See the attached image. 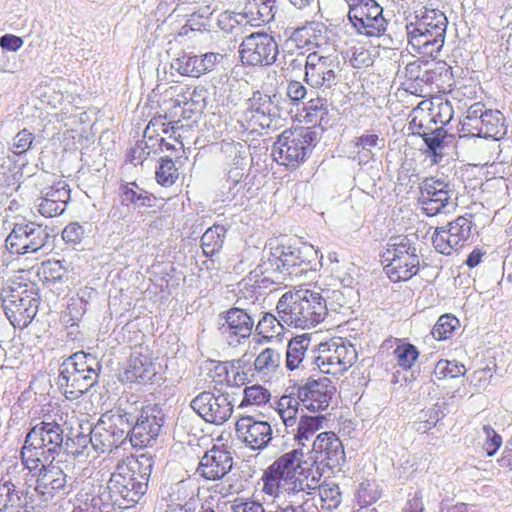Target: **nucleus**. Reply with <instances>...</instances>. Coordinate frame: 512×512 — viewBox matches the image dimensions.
Instances as JSON below:
<instances>
[{
    "label": "nucleus",
    "mask_w": 512,
    "mask_h": 512,
    "mask_svg": "<svg viewBox=\"0 0 512 512\" xmlns=\"http://www.w3.org/2000/svg\"><path fill=\"white\" fill-rule=\"evenodd\" d=\"M224 319L225 322L221 326L223 333L235 337L237 341L250 336L254 322L245 310L231 308L226 312Z\"/></svg>",
    "instance_id": "33"
},
{
    "label": "nucleus",
    "mask_w": 512,
    "mask_h": 512,
    "mask_svg": "<svg viewBox=\"0 0 512 512\" xmlns=\"http://www.w3.org/2000/svg\"><path fill=\"white\" fill-rule=\"evenodd\" d=\"M163 415L157 405L144 406L131 428L130 441L135 447H147L159 436L163 426Z\"/></svg>",
    "instance_id": "17"
},
{
    "label": "nucleus",
    "mask_w": 512,
    "mask_h": 512,
    "mask_svg": "<svg viewBox=\"0 0 512 512\" xmlns=\"http://www.w3.org/2000/svg\"><path fill=\"white\" fill-rule=\"evenodd\" d=\"M0 512H28L26 499L10 482L0 484Z\"/></svg>",
    "instance_id": "40"
},
{
    "label": "nucleus",
    "mask_w": 512,
    "mask_h": 512,
    "mask_svg": "<svg viewBox=\"0 0 512 512\" xmlns=\"http://www.w3.org/2000/svg\"><path fill=\"white\" fill-rule=\"evenodd\" d=\"M67 269L59 260L48 259L43 261L37 268L36 275L44 286H54L64 280Z\"/></svg>",
    "instance_id": "42"
},
{
    "label": "nucleus",
    "mask_w": 512,
    "mask_h": 512,
    "mask_svg": "<svg viewBox=\"0 0 512 512\" xmlns=\"http://www.w3.org/2000/svg\"><path fill=\"white\" fill-rule=\"evenodd\" d=\"M25 442L56 452L63 442V430L56 421H41L30 429Z\"/></svg>",
    "instance_id": "28"
},
{
    "label": "nucleus",
    "mask_w": 512,
    "mask_h": 512,
    "mask_svg": "<svg viewBox=\"0 0 512 512\" xmlns=\"http://www.w3.org/2000/svg\"><path fill=\"white\" fill-rule=\"evenodd\" d=\"M203 87L170 86L164 92L163 106L165 120L179 124L183 119H190L197 110L198 101L193 96L200 95Z\"/></svg>",
    "instance_id": "10"
},
{
    "label": "nucleus",
    "mask_w": 512,
    "mask_h": 512,
    "mask_svg": "<svg viewBox=\"0 0 512 512\" xmlns=\"http://www.w3.org/2000/svg\"><path fill=\"white\" fill-rule=\"evenodd\" d=\"M280 319L289 326L311 328L327 315L326 301L321 293L311 289H296L284 293L278 303Z\"/></svg>",
    "instance_id": "2"
},
{
    "label": "nucleus",
    "mask_w": 512,
    "mask_h": 512,
    "mask_svg": "<svg viewBox=\"0 0 512 512\" xmlns=\"http://www.w3.org/2000/svg\"><path fill=\"white\" fill-rule=\"evenodd\" d=\"M450 200L449 185L443 180L426 178L420 187L419 204L427 216H435L443 211Z\"/></svg>",
    "instance_id": "20"
},
{
    "label": "nucleus",
    "mask_w": 512,
    "mask_h": 512,
    "mask_svg": "<svg viewBox=\"0 0 512 512\" xmlns=\"http://www.w3.org/2000/svg\"><path fill=\"white\" fill-rule=\"evenodd\" d=\"M459 328V319L453 314L446 313L438 318L431 330V335L437 341H445L451 339Z\"/></svg>",
    "instance_id": "46"
},
{
    "label": "nucleus",
    "mask_w": 512,
    "mask_h": 512,
    "mask_svg": "<svg viewBox=\"0 0 512 512\" xmlns=\"http://www.w3.org/2000/svg\"><path fill=\"white\" fill-rule=\"evenodd\" d=\"M307 94L306 87L299 81L291 80L287 85L286 95L294 103H298L305 98Z\"/></svg>",
    "instance_id": "64"
},
{
    "label": "nucleus",
    "mask_w": 512,
    "mask_h": 512,
    "mask_svg": "<svg viewBox=\"0 0 512 512\" xmlns=\"http://www.w3.org/2000/svg\"><path fill=\"white\" fill-rule=\"evenodd\" d=\"M156 375L152 359L146 355H131L121 373V381L127 383H145Z\"/></svg>",
    "instance_id": "32"
},
{
    "label": "nucleus",
    "mask_w": 512,
    "mask_h": 512,
    "mask_svg": "<svg viewBox=\"0 0 512 512\" xmlns=\"http://www.w3.org/2000/svg\"><path fill=\"white\" fill-rule=\"evenodd\" d=\"M383 9L375 0H358L349 7L348 17L358 33L378 37L386 30Z\"/></svg>",
    "instance_id": "11"
},
{
    "label": "nucleus",
    "mask_w": 512,
    "mask_h": 512,
    "mask_svg": "<svg viewBox=\"0 0 512 512\" xmlns=\"http://www.w3.org/2000/svg\"><path fill=\"white\" fill-rule=\"evenodd\" d=\"M425 101L432 105L430 112L435 125L440 124L442 127L453 119V107L448 100L436 95L425 98Z\"/></svg>",
    "instance_id": "47"
},
{
    "label": "nucleus",
    "mask_w": 512,
    "mask_h": 512,
    "mask_svg": "<svg viewBox=\"0 0 512 512\" xmlns=\"http://www.w3.org/2000/svg\"><path fill=\"white\" fill-rule=\"evenodd\" d=\"M237 437L253 450L265 448L272 439V427L267 421L253 416L240 417L235 424Z\"/></svg>",
    "instance_id": "19"
},
{
    "label": "nucleus",
    "mask_w": 512,
    "mask_h": 512,
    "mask_svg": "<svg viewBox=\"0 0 512 512\" xmlns=\"http://www.w3.org/2000/svg\"><path fill=\"white\" fill-rule=\"evenodd\" d=\"M282 329L280 321L270 313H266L256 325L257 334L267 341L278 337Z\"/></svg>",
    "instance_id": "52"
},
{
    "label": "nucleus",
    "mask_w": 512,
    "mask_h": 512,
    "mask_svg": "<svg viewBox=\"0 0 512 512\" xmlns=\"http://www.w3.org/2000/svg\"><path fill=\"white\" fill-rule=\"evenodd\" d=\"M305 493V498L315 497V503L318 509L325 512H330L337 509L342 501V494L339 486L332 482L318 483V486L314 490L309 492L301 491Z\"/></svg>",
    "instance_id": "34"
},
{
    "label": "nucleus",
    "mask_w": 512,
    "mask_h": 512,
    "mask_svg": "<svg viewBox=\"0 0 512 512\" xmlns=\"http://www.w3.org/2000/svg\"><path fill=\"white\" fill-rule=\"evenodd\" d=\"M316 252L310 246L288 247L277 259V269L290 277H300L312 269Z\"/></svg>",
    "instance_id": "22"
},
{
    "label": "nucleus",
    "mask_w": 512,
    "mask_h": 512,
    "mask_svg": "<svg viewBox=\"0 0 512 512\" xmlns=\"http://www.w3.org/2000/svg\"><path fill=\"white\" fill-rule=\"evenodd\" d=\"M70 199V189L65 181L53 182L38 198V212L44 217H55L64 212Z\"/></svg>",
    "instance_id": "25"
},
{
    "label": "nucleus",
    "mask_w": 512,
    "mask_h": 512,
    "mask_svg": "<svg viewBox=\"0 0 512 512\" xmlns=\"http://www.w3.org/2000/svg\"><path fill=\"white\" fill-rule=\"evenodd\" d=\"M272 101L267 95L256 92L248 101L244 112L246 128L251 132L268 128L271 124Z\"/></svg>",
    "instance_id": "27"
},
{
    "label": "nucleus",
    "mask_w": 512,
    "mask_h": 512,
    "mask_svg": "<svg viewBox=\"0 0 512 512\" xmlns=\"http://www.w3.org/2000/svg\"><path fill=\"white\" fill-rule=\"evenodd\" d=\"M226 232V228L221 224H214L204 232L201 237V248L206 257H212L222 250Z\"/></svg>",
    "instance_id": "43"
},
{
    "label": "nucleus",
    "mask_w": 512,
    "mask_h": 512,
    "mask_svg": "<svg viewBox=\"0 0 512 512\" xmlns=\"http://www.w3.org/2000/svg\"><path fill=\"white\" fill-rule=\"evenodd\" d=\"M484 105L475 103L470 106L467 118L476 122V136L500 139L505 134V118L499 110H485Z\"/></svg>",
    "instance_id": "21"
},
{
    "label": "nucleus",
    "mask_w": 512,
    "mask_h": 512,
    "mask_svg": "<svg viewBox=\"0 0 512 512\" xmlns=\"http://www.w3.org/2000/svg\"><path fill=\"white\" fill-rule=\"evenodd\" d=\"M408 42L412 49L423 59H435L443 47L445 34H434L432 31L420 30L413 24H407Z\"/></svg>",
    "instance_id": "26"
},
{
    "label": "nucleus",
    "mask_w": 512,
    "mask_h": 512,
    "mask_svg": "<svg viewBox=\"0 0 512 512\" xmlns=\"http://www.w3.org/2000/svg\"><path fill=\"white\" fill-rule=\"evenodd\" d=\"M280 356L276 350L266 348L255 359L254 367L258 372L270 373L273 372L279 365Z\"/></svg>",
    "instance_id": "55"
},
{
    "label": "nucleus",
    "mask_w": 512,
    "mask_h": 512,
    "mask_svg": "<svg viewBox=\"0 0 512 512\" xmlns=\"http://www.w3.org/2000/svg\"><path fill=\"white\" fill-rule=\"evenodd\" d=\"M291 40L299 49L320 47L326 40V29L323 24L308 23L303 27L297 28L293 32Z\"/></svg>",
    "instance_id": "35"
},
{
    "label": "nucleus",
    "mask_w": 512,
    "mask_h": 512,
    "mask_svg": "<svg viewBox=\"0 0 512 512\" xmlns=\"http://www.w3.org/2000/svg\"><path fill=\"white\" fill-rule=\"evenodd\" d=\"M49 238L41 225L29 222L16 224L6 238V247L11 254L24 255L40 250Z\"/></svg>",
    "instance_id": "12"
},
{
    "label": "nucleus",
    "mask_w": 512,
    "mask_h": 512,
    "mask_svg": "<svg viewBox=\"0 0 512 512\" xmlns=\"http://www.w3.org/2000/svg\"><path fill=\"white\" fill-rule=\"evenodd\" d=\"M483 431L486 435L483 450L487 456H493L502 445V437L490 425H484Z\"/></svg>",
    "instance_id": "57"
},
{
    "label": "nucleus",
    "mask_w": 512,
    "mask_h": 512,
    "mask_svg": "<svg viewBox=\"0 0 512 512\" xmlns=\"http://www.w3.org/2000/svg\"><path fill=\"white\" fill-rule=\"evenodd\" d=\"M273 2V0H249L246 5L247 14L253 16L256 11L257 17H253V20L267 22L272 17Z\"/></svg>",
    "instance_id": "56"
},
{
    "label": "nucleus",
    "mask_w": 512,
    "mask_h": 512,
    "mask_svg": "<svg viewBox=\"0 0 512 512\" xmlns=\"http://www.w3.org/2000/svg\"><path fill=\"white\" fill-rule=\"evenodd\" d=\"M97 365L94 357L82 351L63 362L58 384L68 400L79 398L96 383Z\"/></svg>",
    "instance_id": "7"
},
{
    "label": "nucleus",
    "mask_w": 512,
    "mask_h": 512,
    "mask_svg": "<svg viewBox=\"0 0 512 512\" xmlns=\"http://www.w3.org/2000/svg\"><path fill=\"white\" fill-rule=\"evenodd\" d=\"M179 124L165 120L162 115L154 116L148 123L144 131V137L152 139L160 137L159 150L162 153H169L170 157L179 159L185 152L184 143L179 136H176V130Z\"/></svg>",
    "instance_id": "18"
},
{
    "label": "nucleus",
    "mask_w": 512,
    "mask_h": 512,
    "mask_svg": "<svg viewBox=\"0 0 512 512\" xmlns=\"http://www.w3.org/2000/svg\"><path fill=\"white\" fill-rule=\"evenodd\" d=\"M229 362H213L209 368V378L215 385L224 386L227 382Z\"/></svg>",
    "instance_id": "59"
},
{
    "label": "nucleus",
    "mask_w": 512,
    "mask_h": 512,
    "mask_svg": "<svg viewBox=\"0 0 512 512\" xmlns=\"http://www.w3.org/2000/svg\"><path fill=\"white\" fill-rule=\"evenodd\" d=\"M434 64L432 68H425L422 74H417L414 79L407 83V90L412 94L429 98L441 93H445L442 82V73L439 71L442 67Z\"/></svg>",
    "instance_id": "29"
},
{
    "label": "nucleus",
    "mask_w": 512,
    "mask_h": 512,
    "mask_svg": "<svg viewBox=\"0 0 512 512\" xmlns=\"http://www.w3.org/2000/svg\"><path fill=\"white\" fill-rule=\"evenodd\" d=\"M323 416H305L300 419L295 439L298 441L309 440L322 428Z\"/></svg>",
    "instance_id": "53"
},
{
    "label": "nucleus",
    "mask_w": 512,
    "mask_h": 512,
    "mask_svg": "<svg viewBox=\"0 0 512 512\" xmlns=\"http://www.w3.org/2000/svg\"><path fill=\"white\" fill-rule=\"evenodd\" d=\"M53 453L47 449L34 447L32 444L24 442L21 449V460L25 468L37 476L38 473L47 468L49 463H53L51 459Z\"/></svg>",
    "instance_id": "36"
},
{
    "label": "nucleus",
    "mask_w": 512,
    "mask_h": 512,
    "mask_svg": "<svg viewBox=\"0 0 512 512\" xmlns=\"http://www.w3.org/2000/svg\"><path fill=\"white\" fill-rule=\"evenodd\" d=\"M466 368L462 363L441 359L436 363L434 375L437 379L456 378L463 376Z\"/></svg>",
    "instance_id": "54"
},
{
    "label": "nucleus",
    "mask_w": 512,
    "mask_h": 512,
    "mask_svg": "<svg viewBox=\"0 0 512 512\" xmlns=\"http://www.w3.org/2000/svg\"><path fill=\"white\" fill-rule=\"evenodd\" d=\"M492 370L489 367L475 370L470 376V385L477 390L485 389L491 382Z\"/></svg>",
    "instance_id": "60"
},
{
    "label": "nucleus",
    "mask_w": 512,
    "mask_h": 512,
    "mask_svg": "<svg viewBox=\"0 0 512 512\" xmlns=\"http://www.w3.org/2000/svg\"><path fill=\"white\" fill-rule=\"evenodd\" d=\"M131 421V414L120 407L102 414L90 435L94 448L101 452L118 448L131 432Z\"/></svg>",
    "instance_id": "8"
},
{
    "label": "nucleus",
    "mask_w": 512,
    "mask_h": 512,
    "mask_svg": "<svg viewBox=\"0 0 512 512\" xmlns=\"http://www.w3.org/2000/svg\"><path fill=\"white\" fill-rule=\"evenodd\" d=\"M330 103L327 98L317 96L309 99L303 108V120L313 127H323L328 124Z\"/></svg>",
    "instance_id": "37"
},
{
    "label": "nucleus",
    "mask_w": 512,
    "mask_h": 512,
    "mask_svg": "<svg viewBox=\"0 0 512 512\" xmlns=\"http://www.w3.org/2000/svg\"><path fill=\"white\" fill-rule=\"evenodd\" d=\"M310 338L307 335L296 336L291 339L287 346L286 367L293 371L297 369L304 360L309 348Z\"/></svg>",
    "instance_id": "45"
},
{
    "label": "nucleus",
    "mask_w": 512,
    "mask_h": 512,
    "mask_svg": "<svg viewBox=\"0 0 512 512\" xmlns=\"http://www.w3.org/2000/svg\"><path fill=\"white\" fill-rule=\"evenodd\" d=\"M423 137L425 144L427 145L428 153L434 157V162H437V158L443 156V150L446 146L447 131L443 127H436L428 131L427 134L420 135Z\"/></svg>",
    "instance_id": "48"
},
{
    "label": "nucleus",
    "mask_w": 512,
    "mask_h": 512,
    "mask_svg": "<svg viewBox=\"0 0 512 512\" xmlns=\"http://www.w3.org/2000/svg\"><path fill=\"white\" fill-rule=\"evenodd\" d=\"M380 256L383 269L391 282L408 281L419 272L420 257L407 237H391Z\"/></svg>",
    "instance_id": "6"
},
{
    "label": "nucleus",
    "mask_w": 512,
    "mask_h": 512,
    "mask_svg": "<svg viewBox=\"0 0 512 512\" xmlns=\"http://www.w3.org/2000/svg\"><path fill=\"white\" fill-rule=\"evenodd\" d=\"M271 400L270 391L259 384L245 387L243 391V399L239 407H262Z\"/></svg>",
    "instance_id": "50"
},
{
    "label": "nucleus",
    "mask_w": 512,
    "mask_h": 512,
    "mask_svg": "<svg viewBox=\"0 0 512 512\" xmlns=\"http://www.w3.org/2000/svg\"><path fill=\"white\" fill-rule=\"evenodd\" d=\"M192 409L206 422L221 425L233 413V405L228 395H215L211 392H201L191 402Z\"/></svg>",
    "instance_id": "16"
},
{
    "label": "nucleus",
    "mask_w": 512,
    "mask_h": 512,
    "mask_svg": "<svg viewBox=\"0 0 512 512\" xmlns=\"http://www.w3.org/2000/svg\"><path fill=\"white\" fill-rule=\"evenodd\" d=\"M122 203L136 207H152L157 198L149 191L140 188L133 182H126L120 185Z\"/></svg>",
    "instance_id": "38"
},
{
    "label": "nucleus",
    "mask_w": 512,
    "mask_h": 512,
    "mask_svg": "<svg viewBox=\"0 0 512 512\" xmlns=\"http://www.w3.org/2000/svg\"><path fill=\"white\" fill-rule=\"evenodd\" d=\"M312 452L314 457L296 448L276 458L262 474V492L274 498L309 492L318 486L324 468L334 470L345 462L342 441L332 431L317 435Z\"/></svg>",
    "instance_id": "1"
},
{
    "label": "nucleus",
    "mask_w": 512,
    "mask_h": 512,
    "mask_svg": "<svg viewBox=\"0 0 512 512\" xmlns=\"http://www.w3.org/2000/svg\"><path fill=\"white\" fill-rule=\"evenodd\" d=\"M316 145L317 133L311 127H292L277 136L272 155L280 166L295 171L310 158Z\"/></svg>",
    "instance_id": "5"
},
{
    "label": "nucleus",
    "mask_w": 512,
    "mask_h": 512,
    "mask_svg": "<svg viewBox=\"0 0 512 512\" xmlns=\"http://www.w3.org/2000/svg\"><path fill=\"white\" fill-rule=\"evenodd\" d=\"M337 69L336 57L313 51L305 59L304 81L313 88H330L336 83Z\"/></svg>",
    "instance_id": "13"
},
{
    "label": "nucleus",
    "mask_w": 512,
    "mask_h": 512,
    "mask_svg": "<svg viewBox=\"0 0 512 512\" xmlns=\"http://www.w3.org/2000/svg\"><path fill=\"white\" fill-rule=\"evenodd\" d=\"M178 159H172L170 156L160 157L155 170V180L162 187L173 186L180 177Z\"/></svg>",
    "instance_id": "44"
},
{
    "label": "nucleus",
    "mask_w": 512,
    "mask_h": 512,
    "mask_svg": "<svg viewBox=\"0 0 512 512\" xmlns=\"http://www.w3.org/2000/svg\"><path fill=\"white\" fill-rule=\"evenodd\" d=\"M66 483L67 476L62 468L58 464L49 463L46 469L37 474L35 491L42 496L43 501H48L64 489Z\"/></svg>",
    "instance_id": "31"
},
{
    "label": "nucleus",
    "mask_w": 512,
    "mask_h": 512,
    "mask_svg": "<svg viewBox=\"0 0 512 512\" xmlns=\"http://www.w3.org/2000/svg\"><path fill=\"white\" fill-rule=\"evenodd\" d=\"M350 61L355 68L368 67L373 63L370 51L364 47L354 48Z\"/></svg>",
    "instance_id": "63"
},
{
    "label": "nucleus",
    "mask_w": 512,
    "mask_h": 512,
    "mask_svg": "<svg viewBox=\"0 0 512 512\" xmlns=\"http://www.w3.org/2000/svg\"><path fill=\"white\" fill-rule=\"evenodd\" d=\"M33 134L27 129H23L17 133L14 138L12 151L16 155H21L31 148L33 143Z\"/></svg>",
    "instance_id": "58"
},
{
    "label": "nucleus",
    "mask_w": 512,
    "mask_h": 512,
    "mask_svg": "<svg viewBox=\"0 0 512 512\" xmlns=\"http://www.w3.org/2000/svg\"><path fill=\"white\" fill-rule=\"evenodd\" d=\"M314 363L321 373L338 377L347 372L357 360L355 347L343 338H331L315 348Z\"/></svg>",
    "instance_id": "9"
},
{
    "label": "nucleus",
    "mask_w": 512,
    "mask_h": 512,
    "mask_svg": "<svg viewBox=\"0 0 512 512\" xmlns=\"http://www.w3.org/2000/svg\"><path fill=\"white\" fill-rule=\"evenodd\" d=\"M217 56L214 53L203 55L183 54L175 59L173 67L181 76L199 78L213 70Z\"/></svg>",
    "instance_id": "30"
},
{
    "label": "nucleus",
    "mask_w": 512,
    "mask_h": 512,
    "mask_svg": "<svg viewBox=\"0 0 512 512\" xmlns=\"http://www.w3.org/2000/svg\"><path fill=\"white\" fill-rule=\"evenodd\" d=\"M399 367L404 370L410 369L419 356L418 349L411 343L400 342L393 351Z\"/></svg>",
    "instance_id": "51"
},
{
    "label": "nucleus",
    "mask_w": 512,
    "mask_h": 512,
    "mask_svg": "<svg viewBox=\"0 0 512 512\" xmlns=\"http://www.w3.org/2000/svg\"><path fill=\"white\" fill-rule=\"evenodd\" d=\"M381 143L384 144V139H381L376 133L363 134L355 139L354 145L357 149L370 151Z\"/></svg>",
    "instance_id": "62"
},
{
    "label": "nucleus",
    "mask_w": 512,
    "mask_h": 512,
    "mask_svg": "<svg viewBox=\"0 0 512 512\" xmlns=\"http://www.w3.org/2000/svg\"><path fill=\"white\" fill-rule=\"evenodd\" d=\"M336 388L328 378L309 380L299 391V398L311 411L325 410L335 394Z\"/></svg>",
    "instance_id": "23"
},
{
    "label": "nucleus",
    "mask_w": 512,
    "mask_h": 512,
    "mask_svg": "<svg viewBox=\"0 0 512 512\" xmlns=\"http://www.w3.org/2000/svg\"><path fill=\"white\" fill-rule=\"evenodd\" d=\"M151 464L144 455H129L116 465L111 474L110 489L118 493L127 506L137 503L147 492Z\"/></svg>",
    "instance_id": "4"
},
{
    "label": "nucleus",
    "mask_w": 512,
    "mask_h": 512,
    "mask_svg": "<svg viewBox=\"0 0 512 512\" xmlns=\"http://www.w3.org/2000/svg\"><path fill=\"white\" fill-rule=\"evenodd\" d=\"M233 458L223 447L213 446L201 458L197 473L206 480H218L232 468Z\"/></svg>",
    "instance_id": "24"
},
{
    "label": "nucleus",
    "mask_w": 512,
    "mask_h": 512,
    "mask_svg": "<svg viewBox=\"0 0 512 512\" xmlns=\"http://www.w3.org/2000/svg\"><path fill=\"white\" fill-rule=\"evenodd\" d=\"M239 53L246 65H270L276 59L278 46L269 34L255 32L244 38Z\"/></svg>",
    "instance_id": "14"
},
{
    "label": "nucleus",
    "mask_w": 512,
    "mask_h": 512,
    "mask_svg": "<svg viewBox=\"0 0 512 512\" xmlns=\"http://www.w3.org/2000/svg\"><path fill=\"white\" fill-rule=\"evenodd\" d=\"M4 313L14 328L27 327L36 316L40 294L35 283L22 275L9 279L1 289Z\"/></svg>",
    "instance_id": "3"
},
{
    "label": "nucleus",
    "mask_w": 512,
    "mask_h": 512,
    "mask_svg": "<svg viewBox=\"0 0 512 512\" xmlns=\"http://www.w3.org/2000/svg\"><path fill=\"white\" fill-rule=\"evenodd\" d=\"M431 103L422 100L410 113L409 130L416 135L427 134L433 129L434 121L431 116Z\"/></svg>",
    "instance_id": "39"
},
{
    "label": "nucleus",
    "mask_w": 512,
    "mask_h": 512,
    "mask_svg": "<svg viewBox=\"0 0 512 512\" xmlns=\"http://www.w3.org/2000/svg\"><path fill=\"white\" fill-rule=\"evenodd\" d=\"M472 222L459 216L447 228H437L432 237L434 248L441 254L450 255L462 248L471 236Z\"/></svg>",
    "instance_id": "15"
},
{
    "label": "nucleus",
    "mask_w": 512,
    "mask_h": 512,
    "mask_svg": "<svg viewBox=\"0 0 512 512\" xmlns=\"http://www.w3.org/2000/svg\"><path fill=\"white\" fill-rule=\"evenodd\" d=\"M299 407L298 398L292 395H283L278 400L276 410L285 426H293L296 423Z\"/></svg>",
    "instance_id": "49"
},
{
    "label": "nucleus",
    "mask_w": 512,
    "mask_h": 512,
    "mask_svg": "<svg viewBox=\"0 0 512 512\" xmlns=\"http://www.w3.org/2000/svg\"><path fill=\"white\" fill-rule=\"evenodd\" d=\"M233 512H265L263 505L249 498H236L232 504Z\"/></svg>",
    "instance_id": "61"
},
{
    "label": "nucleus",
    "mask_w": 512,
    "mask_h": 512,
    "mask_svg": "<svg viewBox=\"0 0 512 512\" xmlns=\"http://www.w3.org/2000/svg\"><path fill=\"white\" fill-rule=\"evenodd\" d=\"M410 24L419 27L420 30L433 31L434 34H445L447 27V18L445 14L438 9H427L422 12L420 16H417L415 22Z\"/></svg>",
    "instance_id": "41"
}]
</instances>
